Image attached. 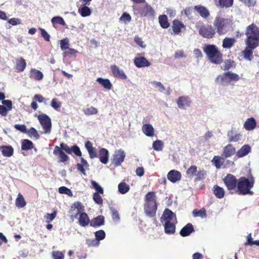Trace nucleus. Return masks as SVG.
Listing matches in <instances>:
<instances>
[{"instance_id":"nucleus-21","label":"nucleus","mask_w":259,"mask_h":259,"mask_svg":"<svg viewBox=\"0 0 259 259\" xmlns=\"http://www.w3.org/2000/svg\"><path fill=\"white\" fill-rule=\"evenodd\" d=\"M134 63L138 68L148 67L151 65L150 62L144 57H139L135 58Z\"/></svg>"},{"instance_id":"nucleus-39","label":"nucleus","mask_w":259,"mask_h":259,"mask_svg":"<svg viewBox=\"0 0 259 259\" xmlns=\"http://www.w3.org/2000/svg\"><path fill=\"white\" fill-rule=\"evenodd\" d=\"M158 20L159 24L162 28L166 29L169 26L168 18L166 15H160L158 17Z\"/></svg>"},{"instance_id":"nucleus-64","label":"nucleus","mask_w":259,"mask_h":259,"mask_svg":"<svg viewBox=\"0 0 259 259\" xmlns=\"http://www.w3.org/2000/svg\"><path fill=\"white\" fill-rule=\"evenodd\" d=\"M61 102L59 101L57 98H54L52 99L51 105L55 110H58L61 106Z\"/></svg>"},{"instance_id":"nucleus-48","label":"nucleus","mask_w":259,"mask_h":259,"mask_svg":"<svg viewBox=\"0 0 259 259\" xmlns=\"http://www.w3.org/2000/svg\"><path fill=\"white\" fill-rule=\"evenodd\" d=\"M118 189L120 193L124 194L130 190V186L125 182H121L118 184Z\"/></svg>"},{"instance_id":"nucleus-18","label":"nucleus","mask_w":259,"mask_h":259,"mask_svg":"<svg viewBox=\"0 0 259 259\" xmlns=\"http://www.w3.org/2000/svg\"><path fill=\"white\" fill-rule=\"evenodd\" d=\"M167 177L170 182L175 183L181 180L182 175L180 171L173 169L168 172Z\"/></svg>"},{"instance_id":"nucleus-2","label":"nucleus","mask_w":259,"mask_h":259,"mask_svg":"<svg viewBox=\"0 0 259 259\" xmlns=\"http://www.w3.org/2000/svg\"><path fill=\"white\" fill-rule=\"evenodd\" d=\"M208 60L213 64H221L223 61V54L214 45H206L203 48Z\"/></svg>"},{"instance_id":"nucleus-29","label":"nucleus","mask_w":259,"mask_h":259,"mask_svg":"<svg viewBox=\"0 0 259 259\" xmlns=\"http://www.w3.org/2000/svg\"><path fill=\"white\" fill-rule=\"evenodd\" d=\"M79 216L78 218V223L82 227H85L88 226L90 223V219L87 214V213L85 212L79 213Z\"/></svg>"},{"instance_id":"nucleus-23","label":"nucleus","mask_w":259,"mask_h":259,"mask_svg":"<svg viewBox=\"0 0 259 259\" xmlns=\"http://www.w3.org/2000/svg\"><path fill=\"white\" fill-rule=\"evenodd\" d=\"M244 128L248 131L253 130L256 127V122L254 117H250L246 119L245 121L244 125Z\"/></svg>"},{"instance_id":"nucleus-9","label":"nucleus","mask_w":259,"mask_h":259,"mask_svg":"<svg viewBox=\"0 0 259 259\" xmlns=\"http://www.w3.org/2000/svg\"><path fill=\"white\" fill-rule=\"evenodd\" d=\"M223 182L229 191H232L236 189L238 179L237 180L235 176L231 174H228L223 179Z\"/></svg>"},{"instance_id":"nucleus-32","label":"nucleus","mask_w":259,"mask_h":259,"mask_svg":"<svg viewBox=\"0 0 259 259\" xmlns=\"http://www.w3.org/2000/svg\"><path fill=\"white\" fill-rule=\"evenodd\" d=\"M0 150L5 157H11L14 153V149L11 146H1Z\"/></svg>"},{"instance_id":"nucleus-44","label":"nucleus","mask_w":259,"mask_h":259,"mask_svg":"<svg viewBox=\"0 0 259 259\" xmlns=\"http://www.w3.org/2000/svg\"><path fill=\"white\" fill-rule=\"evenodd\" d=\"M197 171V167L195 165H191L186 170V176L188 178L192 179L194 176H195Z\"/></svg>"},{"instance_id":"nucleus-14","label":"nucleus","mask_w":259,"mask_h":259,"mask_svg":"<svg viewBox=\"0 0 259 259\" xmlns=\"http://www.w3.org/2000/svg\"><path fill=\"white\" fill-rule=\"evenodd\" d=\"M144 209L146 214L151 218L155 216L157 210V203L144 204Z\"/></svg>"},{"instance_id":"nucleus-46","label":"nucleus","mask_w":259,"mask_h":259,"mask_svg":"<svg viewBox=\"0 0 259 259\" xmlns=\"http://www.w3.org/2000/svg\"><path fill=\"white\" fill-rule=\"evenodd\" d=\"M236 63L234 61L231 59L226 60L224 62V64L222 66V69L224 70H228L230 68L235 67Z\"/></svg>"},{"instance_id":"nucleus-61","label":"nucleus","mask_w":259,"mask_h":259,"mask_svg":"<svg viewBox=\"0 0 259 259\" xmlns=\"http://www.w3.org/2000/svg\"><path fill=\"white\" fill-rule=\"evenodd\" d=\"M57 215V211H54L52 213H47L45 215L44 218L46 219V222L48 223H50L51 222H52L56 217Z\"/></svg>"},{"instance_id":"nucleus-11","label":"nucleus","mask_w":259,"mask_h":259,"mask_svg":"<svg viewBox=\"0 0 259 259\" xmlns=\"http://www.w3.org/2000/svg\"><path fill=\"white\" fill-rule=\"evenodd\" d=\"M245 44L246 47L242 52V55L245 59L251 61L253 58V51L258 46L247 42H245Z\"/></svg>"},{"instance_id":"nucleus-52","label":"nucleus","mask_w":259,"mask_h":259,"mask_svg":"<svg viewBox=\"0 0 259 259\" xmlns=\"http://www.w3.org/2000/svg\"><path fill=\"white\" fill-rule=\"evenodd\" d=\"M26 133L31 138L33 137L36 140L38 139L40 137L37 131L34 127H31L28 130H27Z\"/></svg>"},{"instance_id":"nucleus-37","label":"nucleus","mask_w":259,"mask_h":259,"mask_svg":"<svg viewBox=\"0 0 259 259\" xmlns=\"http://www.w3.org/2000/svg\"><path fill=\"white\" fill-rule=\"evenodd\" d=\"M26 66L25 60L23 58H20L16 60L15 68L17 72L23 71L26 68Z\"/></svg>"},{"instance_id":"nucleus-38","label":"nucleus","mask_w":259,"mask_h":259,"mask_svg":"<svg viewBox=\"0 0 259 259\" xmlns=\"http://www.w3.org/2000/svg\"><path fill=\"white\" fill-rule=\"evenodd\" d=\"M235 42L234 38L226 37L223 40L222 47L223 48L230 49L234 46Z\"/></svg>"},{"instance_id":"nucleus-41","label":"nucleus","mask_w":259,"mask_h":259,"mask_svg":"<svg viewBox=\"0 0 259 259\" xmlns=\"http://www.w3.org/2000/svg\"><path fill=\"white\" fill-rule=\"evenodd\" d=\"M241 135L233 131H230L228 134V139L230 142H236L241 139Z\"/></svg>"},{"instance_id":"nucleus-57","label":"nucleus","mask_w":259,"mask_h":259,"mask_svg":"<svg viewBox=\"0 0 259 259\" xmlns=\"http://www.w3.org/2000/svg\"><path fill=\"white\" fill-rule=\"evenodd\" d=\"M163 147V142L160 140H156L153 143V148L156 151H160Z\"/></svg>"},{"instance_id":"nucleus-58","label":"nucleus","mask_w":259,"mask_h":259,"mask_svg":"<svg viewBox=\"0 0 259 259\" xmlns=\"http://www.w3.org/2000/svg\"><path fill=\"white\" fill-rule=\"evenodd\" d=\"M52 22L53 24H59L63 26L66 25L65 22L64 20V19L60 16H56L53 17L52 19Z\"/></svg>"},{"instance_id":"nucleus-22","label":"nucleus","mask_w":259,"mask_h":259,"mask_svg":"<svg viewBox=\"0 0 259 259\" xmlns=\"http://www.w3.org/2000/svg\"><path fill=\"white\" fill-rule=\"evenodd\" d=\"M236 153V149L232 144H228L223 149L222 156L228 158L232 156Z\"/></svg>"},{"instance_id":"nucleus-27","label":"nucleus","mask_w":259,"mask_h":259,"mask_svg":"<svg viewBox=\"0 0 259 259\" xmlns=\"http://www.w3.org/2000/svg\"><path fill=\"white\" fill-rule=\"evenodd\" d=\"M45 100V98L40 94H36L32 98V101L31 103V107L34 110H36L38 108L37 102L38 103H42Z\"/></svg>"},{"instance_id":"nucleus-8","label":"nucleus","mask_w":259,"mask_h":259,"mask_svg":"<svg viewBox=\"0 0 259 259\" xmlns=\"http://www.w3.org/2000/svg\"><path fill=\"white\" fill-rule=\"evenodd\" d=\"M37 119L42 126L45 133L47 134L50 133L52 128V123L51 118L49 116L45 114H39L37 116Z\"/></svg>"},{"instance_id":"nucleus-25","label":"nucleus","mask_w":259,"mask_h":259,"mask_svg":"<svg viewBox=\"0 0 259 259\" xmlns=\"http://www.w3.org/2000/svg\"><path fill=\"white\" fill-rule=\"evenodd\" d=\"M105 218L103 215H98L96 218L93 219L90 223L91 226L93 227H98L104 224Z\"/></svg>"},{"instance_id":"nucleus-4","label":"nucleus","mask_w":259,"mask_h":259,"mask_svg":"<svg viewBox=\"0 0 259 259\" xmlns=\"http://www.w3.org/2000/svg\"><path fill=\"white\" fill-rule=\"evenodd\" d=\"M196 28L199 35L205 38H212L216 33L215 29L211 25H204L202 21H199L196 23Z\"/></svg>"},{"instance_id":"nucleus-24","label":"nucleus","mask_w":259,"mask_h":259,"mask_svg":"<svg viewBox=\"0 0 259 259\" xmlns=\"http://www.w3.org/2000/svg\"><path fill=\"white\" fill-rule=\"evenodd\" d=\"M144 204L157 203L156 193L154 191L148 192L144 197Z\"/></svg>"},{"instance_id":"nucleus-35","label":"nucleus","mask_w":259,"mask_h":259,"mask_svg":"<svg viewBox=\"0 0 259 259\" xmlns=\"http://www.w3.org/2000/svg\"><path fill=\"white\" fill-rule=\"evenodd\" d=\"M213 193L217 198L221 199L225 195V190L223 188L215 185L213 187Z\"/></svg>"},{"instance_id":"nucleus-1","label":"nucleus","mask_w":259,"mask_h":259,"mask_svg":"<svg viewBox=\"0 0 259 259\" xmlns=\"http://www.w3.org/2000/svg\"><path fill=\"white\" fill-rule=\"evenodd\" d=\"M254 184L253 178L248 179L245 177H241L238 179L235 192L239 195H252L253 192L251 189L253 187Z\"/></svg>"},{"instance_id":"nucleus-54","label":"nucleus","mask_w":259,"mask_h":259,"mask_svg":"<svg viewBox=\"0 0 259 259\" xmlns=\"http://www.w3.org/2000/svg\"><path fill=\"white\" fill-rule=\"evenodd\" d=\"M91 183L92 187L96 190V192L98 193L103 194L104 193L103 189L98 184L96 181L92 180Z\"/></svg>"},{"instance_id":"nucleus-33","label":"nucleus","mask_w":259,"mask_h":259,"mask_svg":"<svg viewBox=\"0 0 259 259\" xmlns=\"http://www.w3.org/2000/svg\"><path fill=\"white\" fill-rule=\"evenodd\" d=\"M250 151V146L244 145L236 152V155L239 158L242 157L247 155Z\"/></svg>"},{"instance_id":"nucleus-5","label":"nucleus","mask_w":259,"mask_h":259,"mask_svg":"<svg viewBox=\"0 0 259 259\" xmlns=\"http://www.w3.org/2000/svg\"><path fill=\"white\" fill-rule=\"evenodd\" d=\"M240 79L238 74L230 71L223 73L217 76L215 81L222 85H228L231 81H237Z\"/></svg>"},{"instance_id":"nucleus-34","label":"nucleus","mask_w":259,"mask_h":259,"mask_svg":"<svg viewBox=\"0 0 259 259\" xmlns=\"http://www.w3.org/2000/svg\"><path fill=\"white\" fill-rule=\"evenodd\" d=\"M29 77L36 80H40L44 77L43 73L39 70L32 68L30 70Z\"/></svg>"},{"instance_id":"nucleus-53","label":"nucleus","mask_w":259,"mask_h":259,"mask_svg":"<svg viewBox=\"0 0 259 259\" xmlns=\"http://www.w3.org/2000/svg\"><path fill=\"white\" fill-rule=\"evenodd\" d=\"M95 238L100 243L101 240H103L105 238L106 234L104 230H100L95 233Z\"/></svg>"},{"instance_id":"nucleus-17","label":"nucleus","mask_w":259,"mask_h":259,"mask_svg":"<svg viewBox=\"0 0 259 259\" xmlns=\"http://www.w3.org/2000/svg\"><path fill=\"white\" fill-rule=\"evenodd\" d=\"M53 154L55 156H58V158H59V161L60 162H65L69 159L68 156L58 146H56L55 147L53 151Z\"/></svg>"},{"instance_id":"nucleus-50","label":"nucleus","mask_w":259,"mask_h":259,"mask_svg":"<svg viewBox=\"0 0 259 259\" xmlns=\"http://www.w3.org/2000/svg\"><path fill=\"white\" fill-rule=\"evenodd\" d=\"M193 214L195 217L199 216L202 218H205L207 216L206 209L204 207L199 210L196 209H194L193 211Z\"/></svg>"},{"instance_id":"nucleus-49","label":"nucleus","mask_w":259,"mask_h":259,"mask_svg":"<svg viewBox=\"0 0 259 259\" xmlns=\"http://www.w3.org/2000/svg\"><path fill=\"white\" fill-rule=\"evenodd\" d=\"M78 53V51L72 49V48H68L67 50L64 52L63 56L64 57H69L71 58L72 57H75L76 54Z\"/></svg>"},{"instance_id":"nucleus-47","label":"nucleus","mask_w":259,"mask_h":259,"mask_svg":"<svg viewBox=\"0 0 259 259\" xmlns=\"http://www.w3.org/2000/svg\"><path fill=\"white\" fill-rule=\"evenodd\" d=\"M78 13L82 17H85L91 15V11L87 5H83L82 7L78 9Z\"/></svg>"},{"instance_id":"nucleus-43","label":"nucleus","mask_w":259,"mask_h":259,"mask_svg":"<svg viewBox=\"0 0 259 259\" xmlns=\"http://www.w3.org/2000/svg\"><path fill=\"white\" fill-rule=\"evenodd\" d=\"M34 147L33 143L29 140L24 139L21 143V149L23 150H31Z\"/></svg>"},{"instance_id":"nucleus-16","label":"nucleus","mask_w":259,"mask_h":259,"mask_svg":"<svg viewBox=\"0 0 259 259\" xmlns=\"http://www.w3.org/2000/svg\"><path fill=\"white\" fill-rule=\"evenodd\" d=\"M177 103L179 108L183 109L190 107L191 100L187 96H182L178 99Z\"/></svg>"},{"instance_id":"nucleus-62","label":"nucleus","mask_w":259,"mask_h":259,"mask_svg":"<svg viewBox=\"0 0 259 259\" xmlns=\"http://www.w3.org/2000/svg\"><path fill=\"white\" fill-rule=\"evenodd\" d=\"M111 210L113 220L114 222H118L120 220V217L118 211L113 207L111 208Z\"/></svg>"},{"instance_id":"nucleus-26","label":"nucleus","mask_w":259,"mask_h":259,"mask_svg":"<svg viewBox=\"0 0 259 259\" xmlns=\"http://www.w3.org/2000/svg\"><path fill=\"white\" fill-rule=\"evenodd\" d=\"M99 158L102 163H107L109 159L108 151L105 148H101L99 150Z\"/></svg>"},{"instance_id":"nucleus-19","label":"nucleus","mask_w":259,"mask_h":259,"mask_svg":"<svg viewBox=\"0 0 259 259\" xmlns=\"http://www.w3.org/2000/svg\"><path fill=\"white\" fill-rule=\"evenodd\" d=\"M76 208L77 209V212L74 215H71L72 219L74 218H76L79 213L84 212V206L80 202L76 201L72 204L70 207V212L73 211Z\"/></svg>"},{"instance_id":"nucleus-6","label":"nucleus","mask_w":259,"mask_h":259,"mask_svg":"<svg viewBox=\"0 0 259 259\" xmlns=\"http://www.w3.org/2000/svg\"><path fill=\"white\" fill-rule=\"evenodd\" d=\"M135 13L139 14L141 17L153 18L155 16V11L147 3L143 6H133Z\"/></svg>"},{"instance_id":"nucleus-13","label":"nucleus","mask_w":259,"mask_h":259,"mask_svg":"<svg viewBox=\"0 0 259 259\" xmlns=\"http://www.w3.org/2000/svg\"><path fill=\"white\" fill-rule=\"evenodd\" d=\"M193 9L203 19H207L210 15L209 10L201 5L195 6Z\"/></svg>"},{"instance_id":"nucleus-28","label":"nucleus","mask_w":259,"mask_h":259,"mask_svg":"<svg viewBox=\"0 0 259 259\" xmlns=\"http://www.w3.org/2000/svg\"><path fill=\"white\" fill-rule=\"evenodd\" d=\"M194 231L193 226L191 223L187 224L180 231V234L183 237L188 236Z\"/></svg>"},{"instance_id":"nucleus-63","label":"nucleus","mask_w":259,"mask_h":259,"mask_svg":"<svg viewBox=\"0 0 259 259\" xmlns=\"http://www.w3.org/2000/svg\"><path fill=\"white\" fill-rule=\"evenodd\" d=\"M59 192L61 194H67L70 196H72L73 195L71 190L65 186L60 187L59 188Z\"/></svg>"},{"instance_id":"nucleus-40","label":"nucleus","mask_w":259,"mask_h":259,"mask_svg":"<svg viewBox=\"0 0 259 259\" xmlns=\"http://www.w3.org/2000/svg\"><path fill=\"white\" fill-rule=\"evenodd\" d=\"M97 81L107 90H110L112 87V84L109 79L99 77L97 79Z\"/></svg>"},{"instance_id":"nucleus-51","label":"nucleus","mask_w":259,"mask_h":259,"mask_svg":"<svg viewBox=\"0 0 259 259\" xmlns=\"http://www.w3.org/2000/svg\"><path fill=\"white\" fill-rule=\"evenodd\" d=\"M233 4V0H219V6L222 8H229Z\"/></svg>"},{"instance_id":"nucleus-3","label":"nucleus","mask_w":259,"mask_h":259,"mask_svg":"<svg viewBox=\"0 0 259 259\" xmlns=\"http://www.w3.org/2000/svg\"><path fill=\"white\" fill-rule=\"evenodd\" d=\"M245 42L259 46V27L252 23L246 27Z\"/></svg>"},{"instance_id":"nucleus-36","label":"nucleus","mask_w":259,"mask_h":259,"mask_svg":"<svg viewBox=\"0 0 259 259\" xmlns=\"http://www.w3.org/2000/svg\"><path fill=\"white\" fill-rule=\"evenodd\" d=\"M143 132L147 136L152 137L154 135V130L152 125L150 124H145L142 128Z\"/></svg>"},{"instance_id":"nucleus-45","label":"nucleus","mask_w":259,"mask_h":259,"mask_svg":"<svg viewBox=\"0 0 259 259\" xmlns=\"http://www.w3.org/2000/svg\"><path fill=\"white\" fill-rule=\"evenodd\" d=\"M15 204L16 206L18 208H23L26 205V201L21 193L18 194L15 201Z\"/></svg>"},{"instance_id":"nucleus-30","label":"nucleus","mask_w":259,"mask_h":259,"mask_svg":"<svg viewBox=\"0 0 259 259\" xmlns=\"http://www.w3.org/2000/svg\"><path fill=\"white\" fill-rule=\"evenodd\" d=\"M164 232L167 234H173L176 231V226L174 222L167 221L165 222Z\"/></svg>"},{"instance_id":"nucleus-20","label":"nucleus","mask_w":259,"mask_h":259,"mask_svg":"<svg viewBox=\"0 0 259 259\" xmlns=\"http://www.w3.org/2000/svg\"><path fill=\"white\" fill-rule=\"evenodd\" d=\"M162 220L165 222L167 221L173 222L174 221L176 222V215L170 209L165 208L161 218V220Z\"/></svg>"},{"instance_id":"nucleus-42","label":"nucleus","mask_w":259,"mask_h":259,"mask_svg":"<svg viewBox=\"0 0 259 259\" xmlns=\"http://www.w3.org/2000/svg\"><path fill=\"white\" fill-rule=\"evenodd\" d=\"M207 176V172L204 169H199V170L197 171L196 174L195 175V178L194 179L195 182H198L203 180Z\"/></svg>"},{"instance_id":"nucleus-55","label":"nucleus","mask_w":259,"mask_h":259,"mask_svg":"<svg viewBox=\"0 0 259 259\" xmlns=\"http://www.w3.org/2000/svg\"><path fill=\"white\" fill-rule=\"evenodd\" d=\"M69 42L67 38H65L60 40V48L62 51H65L69 48Z\"/></svg>"},{"instance_id":"nucleus-60","label":"nucleus","mask_w":259,"mask_h":259,"mask_svg":"<svg viewBox=\"0 0 259 259\" xmlns=\"http://www.w3.org/2000/svg\"><path fill=\"white\" fill-rule=\"evenodd\" d=\"M100 194V193H98V192H95L93 194V199L96 203L101 205L103 204V201Z\"/></svg>"},{"instance_id":"nucleus-12","label":"nucleus","mask_w":259,"mask_h":259,"mask_svg":"<svg viewBox=\"0 0 259 259\" xmlns=\"http://www.w3.org/2000/svg\"><path fill=\"white\" fill-rule=\"evenodd\" d=\"M171 28L175 34L179 35L182 31L186 30V27L182 21L175 19L172 22Z\"/></svg>"},{"instance_id":"nucleus-31","label":"nucleus","mask_w":259,"mask_h":259,"mask_svg":"<svg viewBox=\"0 0 259 259\" xmlns=\"http://www.w3.org/2000/svg\"><path fill=\"white\" fill-rule=\"evenodd\" d=\"M211 162L216 168L220 169L224 164L225 157L224 156H214Z\"/></svg>"},{"instance_id":"nucleus-59","label":"nucleus","mask_w":259,"mask_h":259,"mask_svg":"<svg viewBox=\"0 0 259 259\" xmlns=\"http://www.w3.org/2000/svg\"><path fill=\"white\" fill-rule=\"evenodd\" d=\"M131 20L132 17L131 15L126 12H124L119 18L120 21L123 22L125 23L130 22Z\"/></svg>"},{"instance_id":"nucleus-15","label":"nucleus","mask_w":259,"mask_h":259,"mask_svg":"<svg viewBox=\"0 0 259 259\" xmlns=\"http://www.w3.org/2000/svg\"><path fill=\"white\" fill-rule=\"evenodd\" d=\"M111 71L115 77L121 79H126L127 76L124 72L123 70L120 69L116 65H112L110 66Z\"/></svg>"},{"instance_id":"nucleus-7","label":"nucleus","mask_w":259,"mask_h":259,"mask_svg":"<svg viewBox=\"0 0 259 259\" xmlns=\"http://www.w3.org/2000/svg\"><path fill=\"white\" fill-rule=\"evenodd\" d=\"M230 24V20L219 16L215 17L213 25L217 29L219 35H221L226 33L227 28Z\"/></svg>"},{"instance_id":"nucleus-10","label":"nucleus","mask_w":259,"mask_h":259,"mask_svg":"<svg viewBox=\"0 0 259 259\" xmlns=\"http://www.w3.org/2000/svg\"><path fill=\"white\" fill-rule=\"evenodd\" d=\"M125 157V153L122 149L116 151L111 158V163L114 167L120 166L124 161Z\"/></svg>"},{"instance_id":"nucleus-56","label":"nucleus","mask_w":259,"mask_h":259,"mask_svg":"<svg viewBox=\"0 0 259 259\" xmlns=\"http://www.w3.org/2000/svg\"><path fill=\"white\" fill-rule=\"evenodd\" d=\"M84 113L85 115H90L93 114H97L98 111L97 108L92 106L89 108H87L83 110Z\"/></svg>"}]
</instances>
